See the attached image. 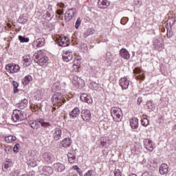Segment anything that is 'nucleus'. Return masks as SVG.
<instances>
[{"mask_svg": "<svg viewBox=\"0 0 176 176\" xmlns=\"http://www.w3.org/2000/svg\"><path fill=\"white\" fill-rule=\"evenodd\" d=\"M67 157L71 158V157H76V155L75 154V153L72 152V153H68L67 154Z\"/></svg>", "mask_w": 176, "mask_h": 176, "instance_id": "864d4df0", "label": "nucleus"}, {"mask_svg": "<svg viewBox=\"0 0 176 176\" xmlns=\"http://www.w3.org/2000/svg\"><path fill=\"white\" fill-rule=\"evenodd\" d=\"M23 58V67H30L32 63L33 58L30 55H25Z\"/></svg>", "mask_w": 176, "mask_h": 176, "instance_id": "b1692460", "label": "nucleus"}, {"mask_svg": "<svg viewBox=\"0 0 176 176\" xmlns=\"http://www.w3.org/2000/svg\"><path fill=\"white\" fill-rule=\"evenodd\" d=\"M142 102V98H138V104L140 105Z\"/></svg>", "mask_w": 176, "mask_h": 176, "instance_id": "680f3d73", "label": "nucleus"}, {"mask_svg": "<svg viewBox=\"0 0 176 176\" xmlns=\"http://www.w3.org/2000/svg\"><path fill=\"white\" fill-rule=\"evenodd\" d=\"M81 118L84 122H90L91 120V113L90 110L87 109L82 110Z\"/></svg>", "mask_w": 176, "mask_h": 176, "instance_id": "6e6552de", "label": "nucleus"}, {"mask_svg": "<svg viewBox=\"0 0 176 176\" xmlns=\"http://www.w3.org/2000/svg\"><path fill=\"white\" fill-rule=\"evenodd\" d=\"M61 145L63 148H67V146H69L71 145V139L65 138L62 141Z\"/></svg>", "mask_w": 176, "mask_h": 176, "instance_id": "2f4dec72", "label": "nucleus"}, {"mask_svg": "<svg viewBox=\"0 0 176 176\" xmlns=\"http://www.w3.org/2000/svg\"><path fill=\"white\" fill-rule=\"evenodd\" d=\"M58 6L60 7L63 9V8H64L65 5H64V3H60L58 4Z\"/></svg>", "mask_w": 176, "mask_h": 176, "instance_id": "338daca9", "label": "nucleus"}, {"mask_svg": "<svg viewBox=\"0 0 176 176\" xmlns=\"http://www.w3.org/2000/svg\"><path fill=\"white\" fill-rule=\"evenodd\" d=\"M18 21L21 24H25V23H27V16H25L24 14L21 15L18 19Z\"/></svg>", "mask_w": 176, "mask_h": 176, "instance_id": "e433bc0d", "label": "nucleus"}, {"mask_svg": "<svg viewBox=\"0 0 176 176\" xmlns=\"http://www.w3.org/2000/svg\"><path fill=\"white\" fill-rule=\"evenodd\" d=\"M45 45V38H39L33 42L32 46L34 49H38V47H42Z\"/></svg>", "mask_w": 176, "mask_h": 176, "instance_id": "dca6fc26", "label": "nucleus"}, {"mask_svg": "<svg viewBox=\"0 0 176 176\" xmlns=\"http://www.w3.org/2000/svg\"><path fill=\"white\" fill-rule=\"evenodd\" d=\"M12 86H14V93H19V89H17L19 87V82L13 81Z\"/></svg>", "mask_w": 176, "mask_h": 176, "instance_id": "4c0bfd02", "label": "nucleus"}, {"mask_svg": "<svg viewBox=\"0 0 176 176\" xmlns=\"http://www.w3.org/2000/svg\"><path fill=\"white\" fill-rule=\"evenodd\" d=\"M80 115V110L78 109V107L74 108L69 113V116L70 119H76L78 116Z\"/></svg>", "mask_w": 176, "mask_h": 176, "instance_id": "aec40b11", "label": "nucleus"}, {"mask_svg": "<svg viewBox=\"0 0 176 176\" xmlns=\"http://www.w3.org/2000/svg\"><path fill=\"white\" fill-rule=\"evenodd\" d=\"M100 146L102 148H108V146H109V144H111V140H109V138L106 137V138H102L100 140Z\"/></svg>", "mask_w": 176, "mask_h": 176, "instance_id": "f3484780", "label": "nucleus"}, {"mask_svg": "<svg viewBox=\"0 0 176 176\" xmlns=\"http://www.w3.org/2000/svg\"><path fill=\"white\" fill-rule=\"evenodd\" d=\"M11 119L14 123H17V122H23V120H25V119H27V115L21 110L15 109L12 113Z\"/></svg>", "mask_w": 176, "mask_h": 176, "instance_id": "f257e3e1", "label": "nucleus"}, {"mask_svg": "<svg viewBox=\"0 0 176 176\" xmlns=\"http://www.w3.org/2000/svg\"><path fill=\"white\" fill-rule=\"evenodd\" d=\"M27 176H35V171H30L28 173Z\"/></svg>", "mask_w": 176, "mask_h": 176, "instance_id": "052dcab7", "label": "nucleus"}, {"mask_svg": "<svg viewBox=\"0 0 176 176\" xmlns=\"http://www.w3.org/2000/svg\"><path fill=\"white\" fill-rule=\"evenodd\" d=\"M166 36L167 38H171V36H173V31L170 30L168 32V30H167Z\"/></svg>", "mask_w": 176, "mask_h": 176, "instance_id": "6e6d98bb", "label": "nucleus"}, {"mask_svg": "<svg viewBox=\"0 0 176 176\" xmlns=\"http://www.w3.org/2000/svg\"><path fill=\"white\" fill-rule=\"evenodd\" d=\"M19 148H20L19 144H16L14 146L13 151L14 152V153H17V152H19Z\"/></svg>", "mask_w": 176, "mask_h": 176, "instance_id": "09e8293b", "label": "nucleus"}, {"mask_svg": "<svg viewBox=\"0 0 176 176\" xmlns=\"http://www.w3.org/2000/svg\"><path fill=\"white\" fill-rule=\"evenodd\" d=\"M6 69L9 74H17L20 71V66L14 63L6 65Z\"/></svg>", "mask_w": 176, "mask_h": 176, "instance_id": "423d86ee", "label": "nucleus"}, {"mask_svg": "<svg viewBox=\"0 0 176 176\" xmlns=\"http://www.w3.org/2000/svg\"><path fill=\"white\" fill-rule=\"evenodd\" d=\"M144 146L146 151L152 152L153 151V142L149 139H145L143 141Z\"/></svg>", "mask_w": 176, "mask_h": 176, "instance_id": "4468645a", "label": "nucleus"}, {"mask_svg": "<svg viewBox=\"0 0 176 176\" xmlns=\"http://www.w3.org/2000/svg\"><path fill=\"white\" fill-rule=\"evenodd\" d=\"M142 125L146 127L149 124V120H148V118H143L141 121Z\"/></svg>", "mask_w": 176, "mask_h": 176, "instance_id": "a19ab883", "label": "nucleus"}, {"mask_svg": "<svg viewBox=\"0 0 176 176\" xmlns=\"http://www.w3.org/2000/svg\"><path fill=\"white\" fill-rule=\"evenodd\" d=\"M80 49L82 53H87L89 50V47H87V44L85 43H81L80 45Z\"/></svg>", "mask_w": 176, "mask_h": 176, "instance_id": "473e14b6", "label": "nucleus"}, {"mask_svg": "<svg viewBox=\"0 0 176 176\" xmlns=\"http://www.w3.org/2000/svg\"><path fill=\"white\" fill-rule=\"evenodd\" d=\"M36 60H37V64L42 67L43 65H45L47 61H49V58H47V56H43V54H42V52L40 51L36 54Z\"/></svg>", "mask_w": 176, "mask_h": 176, "instance_id": "39448f33", "label": "nucleus"}, {"mask_svg": "<svg viewBox=\"0 0 176 176\" xmlns=\"http://www.w3.org/2000/svg\"><path fill=\"white\" fill-rule=\"evenodd\" d=\"M142 176H155L152 172L145 171L142 174Z\"/></svg>", "mask_w": 176, "mask_h": 176, "instance_id": "8fccbe9b", "label": "nucleus"}, {"mask_svg": "<svg viewBox=\"0 0 176 176\" xmlns=\"http://www.w3.org/2000/svg\"><path fill=\"white\" fill-rule=\"evenodd\" d=\"M110 3L108 0H98V6L100 9H107L109 6Z\"/></svg>", "mask_w": 176, "mask_h": 176, "instance_id": "412c9836", "label": "nucleus"}, {"mask_svg": "<svg viewBox=\"0 0 176 176\" xmlns=\"http://www.w3.org/2000/svg\"><path fill=\"white\" fill-rule=\"evenodd\" d=\"M153 45L155 49L159 50L160 52L164 47V45L163 44V40L159 38H154L153 41Z\"/></svg>", "mask_w": 176, "mask_h": 176, "instance_id": "1a4fd4ad", "label": "nucleus"}, {"mask_svg": "<svg viewBox=\"0 0 176 176\" xmlns=\"http://www.w3.org/2000/svg\"><path fill=\"white\" fill-rule=\"evenodd\" d=\"M132 153H135V155H138V153H140V151H138L137 148L135 147L132 149Z\"/></svg>", "mask_w": 176, "mask_h": 176, "instance_id": "4d7b16f0", "label": "nucleus"}, {"mask_svg": "<svg viewBox=\"0 0 176 176\" xmlns=\"http://www.w3.org/2000/svg\"><path fill=\"white\" fill-rule=\"evenodd\" d=\"M53 167L56 173H64L65 171V165L61 162L54 163Z\"/></svg>", "mask_w": 176, "mask_h": 176, "instance_id": "9d476101", "label": "nucleus"}, {"mask_svg": "<svg viewBox=\"0 0 176 176\" xmlns=\"http://www.w3.org/2000/svg\"><path fill=\"white\" fill-rule=\"evenodd\" d=\"M120 55L122 58H124L125 60H129V58H130V54L129 53V51L124 48L120 50Z\"/></svg>", "mask_w": 176, "mask_h": 176, "instance_id": "a878e982", "label": "nucleus"}, {"mask_svg": "<svg viewBox=\"0 0 176 176\" xmlns=\"http://www.w3.org/2000/svg\"><path fill=\"white\" fill-rule=\"evenodd\" d=\"M32 81V77L31 76H26L22 79V83L25 86L30 84V82Z\"/></svg>", "mask_w": 176, "mask_h": 176, "instance_id": "c756f323", "label": "nucleus"}, {"mask_svg": "<svg viewBox=\"0 0 176 176\" xmlns=\"http://www.w3.org/2000/svg\"><path fill=\"white\" fill-rule=\"evenodd\" d=\"M111 115L114 122H121L122 118H123V111L119 107H112Z\"/></svg>", "mask_w": 176, "mask_h": 176, "instance_id": "7ed1b4c3", "label": "nucleus"}, {"mask_svg": "<svg viewBox=\"0 0 176 176\" xmlns=\"http://www.w3.org/2000/svg\"><path fill=\"white\" fill-rule=\"evenodd\" d=\"M73 85L77 87V89H83L85 87V80L80 78L78 76H74L73 78Z\"/></svg>", "mask_w": 176, "mask_h": 176, "instance_id": "0eeeda50", "label": "nucleus"}, {"mask_svg": "<svg viewBox=\"0 0 176 176\" xmlns=\"http://www.w3.org/2000/svg\"><path fill=\"white\" fill-rule=\"evenodd\" d=\"M89 33L87 32H84V34H83V38H87V36H89Z\"/></svg>", "mask_w": 176, "mask_h": 176, "instance_id": "0e129e2a", "label": "nucleus"}, {"mask_svg": "<svg viewBox=\"0 0 176 176\" xmlns=\"http://www.w3.org/2000/svg\"><path fill=\"white\" fill-rule=\"evenodd\" d=\"M10 176H17V173H10Z\"/></svg>", "mask_w": 176, "mask_h": 176, "instance_id": "774afa93", "label": "nucleus"}, {"mask_svg": "<svg viewBox=\"0 0 176 176\" xmlns=\"http://www.w3.org/2000/svg\"><path fill=\"white\" fill-rule=\"evenodd\" d=\"M42 127H44V129H50L52 127V124L50 122H45V120L43 118H38L36 120H34L30 122V126L32 129H34V130H38L39 129V124Z\"/></svg>", "mask_w": 176, "mask_h": 176, "instance_id": "f03ea898", "label": "nucleus"}, {"mask_svg": "<svg viewBox=\"0 0 176 176\" xmlns=\"http://www.w3.org/2000/svg\"><path fill=\"white\" fill-rule=\"evenodd\" d=\"M76 171H77L78 174H79L80 176H83V174L80 171V170H77Z\"/></svg>", "mask_w": 176, "mask_h": 176, "instance_id": "69168bd1", "label": "nucleus"}, {"mask_svg": "<svg viewBox=\"0 0 176 176\" xmlns=\"http://www.w3.org/2000/svg\"><path fill=\"white\" fill-rule=\"evenodd\" d=\"M130 126L131 129H138V118H134L130 120Z\"/></svg>", "mask_w": 176, "mask_h": 176, "instance_id": "cd10ccee", "label": "nucleus"}, {"mask_svg": "<svg viewBox=\"0 0 176 176\" xmlns=\"http://www.w3.org/2000/svg\"><path fill=\"white\" fill-rule=\"evenodd\" d=\"M114 176H122V172L119 169H116L114 171Z\"/></svg>", "mask_w": 176, "mask_h": 176, "instance_id": "3c124183", "label": "nucleus"}, {"mask_svg": "<svg viewBox=\"0 0 176 176\" xmlns=\"http://www.w3.org/2000/svg\"><path fill=\"white\" fill-rule=\"evenodd\" d=\"M16 136H13V135H9L5 138L6 142H8V143H12L14 141H16Z\"/></svg>", "mask_w": 176, "mask_h": 176, "instance_id": "c9c22d12", "label": "nucleus"}, {"mask_svg": "<svg viewBox=\"0 0 176 176\" xmlns=\"http://www.w3.org/2000/svg\"><path fill=\"white\" fill-rule=\"evenodd\" d=\"M19 39L20 42H22V43L30 42V38L28 37H24L23 36H19Z\"/></svg>", "mask_w": 176, "mask_h": 176, "instance_id": "58836bf2", "label": "nucleus"}, {"mask_svg": "<svg viewBox=\"0 0 176 176\" xmlns=\"http://www.w3.org/2000/svg\"><path fill=\"white\" fill-rule=\"evenodd\" d=\"M42 174H43L44 175H52V174H53V168L50 166H44L42 169Z\"/></svg>", "mask_w": 176, "mask_h": 176, "instance_id": "393cba45", "label": "nucleus"}, {"mask_svg": "<svg viewBox=\"0 0 176 176\" xmlns=\"http://www.w3.org/2000/svg\"><path fill=\"white\" fill-rule=\"evenodd\" d=\"M72 58H74V54L72 52L67 50L63 53V60L65 63H69V61H72Z\"/></svg>", "mask_w": 176, "mask_h": 176, "instance_id": "f8f14e48", "label": "nucleus"}, {"mask_svg": "<svg viewBox=\"0 0 176 176\" xmlns=\"http://www.w3.org/2000/svg\"><path fill=\"white\" fill-rule=\"evenodd\" d=\"M72 168H73V170H80V168H79V166H78L77 165H76V166H72Z\"/></svg>", "mask_w": 176, "mask_h": 176, "instance_id": "e2e57ef3", "label": "nucleus"}, {"mask_svg": "<svg viewBox=\"0 0 176 176\" xmlns=\"http://www.w3.org/2000/svg\"><path fill=\"white\" fill-rule=\"evenodd\" d=\"M119 84L123 90H126V89H129L130 81L126 78H122L120 80Z\"/></svg>", "mask_w": 176, "mask_h": 176, "instance_id": "a211bd4d", "label": "nucleus"}, {"mask_svg": "<svg viewBox=\"0 0 176 176\" xmlns=\"http://www.w3.org/2000/svg\"><path fill=\"white\" fill-rule=\"evenodd\" d=\"M5 151L6 152V153H11V152H12V151H13V148H12V146H7L5 148Z\"/></svg>", "mask_w": 176, "mask_h": 176, "instance_id": "49530a36", "label": "nucleus"}, {"mask_svg": "<svg viewBox=\"0 0 176 176\" xmlns=\"http://www.w3.org/2000/svg\"><path fill=\"white\" fill-rule=\"evenodd\" d=\"M89 87L92 90H98V89L100 88V85L97 84V82L94 81H92L91 82Z\"/></svg>", "mask_w": 176, "mask_h": 176, "instance_id": "f704fd0d", "label": "nucleus"}, {"mask_svg": "<svg viewBox=\"0 0 176 176\" xmlns=\"http://www.w3.org/2000/svg\"><path fill=\"white\" fill-rule=\"evenodd\" d=\"M133 74H135V79L138 80H144L145 79V74L138 67H135L133 69Z\"/></svg>", "mask_w": 176, "mask_h": 176, "instance_id": "ddd939ff", "label": "nucleus"}, {"mask_svg": "<svg viewBox=\"0 0 176 176\" xmlns=\"http://www.w3.org/2000/svg\"><path fill=\"white\" fill-rule=\"evenodd\" d=\"M106 60L109 62V61H112V54H111V53H107L106 54Z\"/></svg>", "mask_w": 176, "mask_h": 176, "instance_id": "de8ad7c7", "label": "nucleus"}, {"mask_svg": "<svg viewBox=\"0 0 176 176\" xmlns=\"http://www.w3.org/2000/svg\"><path fill=\"white\" fill-rule=\"evenodd\" d=\"M29 164L31 167H36L37 166L36 161H31Z\"/></svg>", "mask_w": 176, "mask_h": 176, "instance_id": "5fc2aeb1", "label": "nucleus"}, {"mask_svg": "<svg viewBox=\"0 0 176 176\" xmlns=\"http://www.w3.org/2000/svg\"><path fill=\"white\" fill-rule=\"evenodd\" d=\"M63 13H64V10H63V9H59L56 11V14L58 16H61V14H63Z\"/></svg>", "mask_w": 176, "mask_h": 176, "instance_id": "13d9d810", "label": "nucleus"}, {"mask_svg": "<svg viewBox=\"0 0 176 176\" xmlns=\"http://www.w3.org/2000/svg\"><path fill=\"white\" fill-rule=\"evenodd\" d=\"M87 32H88V35H93L94 34V30H92L91 29H89Z\"/></svg>", "mask_w": 176, "mask_h": 176, "instance_id": "bf43d9fd", "label": "nucleus"}, {"mask_svg": "<svg viewBox=\"0 0 176 176\" xmlns=\"http://www.w3.org/2000/svg\"><path fill=\"white\" fill-rule=\"evenodd\" d=\"M82 23V20L80 19V17H78L76 21V24H75V28H76V30H78V28H79V25H80V23Z\"/></svg>", "mask_w": 176, "mask_h": 176, "instance_id": "37998d69", "label": "nucleus"}, {"mask_svg": "<svg viewBox=\"0 0 176 176\" xmlns=\"http://www.w3.org/2000/svg\"><path fill=\"white\" fill-rule=\"evenodd\" d=\"M146 105H147L148 109H151V110L153 109L154 106H153L152 100H148L146 103Z\"/></svg>", "mask_w": 176, "mask_h": 176, "instance_id": "c03bdc74", "label": "nucleus"}, {"mask_svg": "<svg viewBox=\"0 0 176 176\" xmlns=\"http://www.w3.org/2000/svg\"><path fill=\"white\" fill-rule=\"evenodd\" d=\"M28 104V100L24 98L21 100L20 103H18V107L20 109H24L25 107Z\"/></svg>", "mask_w": 176, "mask_h": 176, "instance_id": "c85d7f7f", "label": "nucleus"}, {"mask_svg": "<svg viewBox=\"0 0 176 176\" xmlns=\"http://www.w3.org/2000/svg\"><path fill=\"white\" fill-rule=\"evenodd\" d=\"M80 98L81 101L83 102H87V104H91L93 102V99H91V97L86 94H81Z\"/></svg>", "mask_w": 176, "mask_h": 176, "instance_id": "5701e85b", "label": "nucleus"}, {"mask_svg": "<svg viewBox=\"0 0 176 176\" xmlns=\"http://www.w3.org/2000/svg\"><path fill=\"white\" fill-rule=\"evenodd\" d=\"M12 164L13 162L12 160L10 159H7L6 160L5 164L2 166V169L3 170L5 168L6 170H8L9 167H12Z\"/></svg>", "mask_w": 176, "mask_h": 176, "instance_id": "7c9ffc66", "label": "nucleus"}, {"mask_svg": "<svg viewBox=\"0 0 176 176\" xmlns=\"http://www.w3.org/2000/svg\"><path fill=\"white\" fill-rule=\"evenodd\" d=\"M76 14V10L75 8H71L65 14V20L66 21H69V20H72V17H74Z\"/></svg>", "mask_w": 176, "mask_h": 176, "instance_id": "9b49d317", "label": "nucleus"}, {"mask_svg": "<svg viewBox=\"0 0 176 176\" xmlns=\"http://www.w3.org/2000/svg\"><path fill=\"white\" fill-rule=\"evenodd\" d=\"M127 21H129V17H123L122 18L120 23L122 24V25H124L127 23Z\"/></svg>", "mask_w": 176, "mask_h": 176, "instance_id": "a18cd8bd", "label": "nucleus"}, {"mask_svg": "<svg viewBox=\"0 0 176 176\" xmlns=\"http://www.w3.org/2000/svg\"><path fill=\"white\" fill-rule=\"evenodd\" d=\"M52 102L54 105L56 104L58 107H61L65 102V99L61 93L56 92L52 96Z\"/></svg>", "mask_w": 176, "mask_h": 176, "instance_id": "20e7f679", "label": "nucleus"}, {"mask_svg": "<svg viewBox=\"0 0 176 176\" xmlns=\"http://www.w3.org/2000/svg\"><path fill=\"white\" fill-rule=\"evenodd\" d=\"M96 175V173L94 172V170H88L85 175L84 176H94Z\"/></svg>", "mask_w": 176, "mask_h": 176, "instance_id": "79ce46f5", "label": "nucleus"}, {"mask_svg": "<svg viewBox=\"0 0 176 176\" xmlns=\"http://www.w3.org/2000/svg\"><path fill=\"white\" fill-rule=\"evenodd\" d=\"M43 157L47 163H52L54 162V155L52 153L45 152L43 154Z\"/></svg>", "mask_w": 176, "mask_h": 176, "instance_id": "2eb2a0df", "label": "nucleus"}, {"mask_svg": "<svg viewBox=\"0 0 176 176\" xmlns=\"http://www.w3.org/2000/svg\"><path fill=\"white\" fill-rule=\"evenodd\" d=\"M133 3L135 6H138V8H141V6H142V0H134Z\"/></svg>", "mask_w": 176, "mask_h": 176, "instance_id": "ea45409f", "label": "nucleus"}, {"mask_svg": "<svg viewBox=\"0 0 176 176\" xmlns=\"http://www.w3.org/2000/svg\"><path fill=\"white\" fill-rule=\"evenodd\" d=\"M61 135H63V131L60 128H56L53 132V138L55 141H58L60 138H61Z\"/></svg>", "mask_w": 176, "mask_h": 176, "instance_id": "6ab92c4d", "label": "nucleus"}, {"mask_svg": "<svg viewBox=\"0 0 176 176\" xmlns=\"http://www.w3.org/2000/svg\"><path fill=\"white\" fill-rule=\"evenodd\" d=\"M46 17L47 20H50V19H53V17H54V11H53V9L51 8L47 12Z\"/></svg>", "mask_w": 176, "mask_h": 176, "instance_id": "72a5a7b5", "label": "nucleus"}, {"mask_svg": "<svg viewBox=\"0 0 176 176\" xmlns=\"http://www.w3.org/2000/svg\"><path fill=\"white\" fill-rule=\"evenodd\" d=\"M68 160L71 164H73V163H75V162H76V157L68 158Z\"/></svg>", "mask_w": 176, "mask_h": 176, "instance_id": "603ef678", "label": "nucleus"}, {"mask_svg": "<svg viewBox=\"0 0 176 176\" xmlns=\"http://www.w3.org/2000/svg\"><path fill=\"white\" fill-rule=\"evenodd\" d=\"M59 46L62 47H65V46H68V39L66 37H60L58 41Z\"/></svg>", "mask_w": 176, "mask_h": 176, "instance_id": "bb28decb", "label": "nucleus"}, {"mask_svg": "<svg viewBox=\"0 0 176 176\" xmlns=\"http://www.w3.org/2000/svg\"><path fill=\"white\" fill-rule=\"evenodd\" d=\"M160 174L161 175H166L168 173V165L164 163L160 166Z\"/></svg>", "mask_w": 176, "mask_h": 176, "instance_id": "4be33fe9", "label": "nucleus"}]
</instances>
